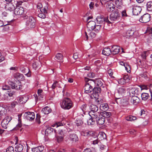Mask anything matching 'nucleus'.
I'll return each mask as SVG.
<instances>
[{
	"instance_id": "obj_1",
	"label": "nucleus",
	"mask_w": 152,
	"mask_h": 152,
	"mask_svg": "<svg viewBox=\"0 0 152 152\" xmlns=\"http://www.w3.org/2000/svg\"><path fill=\"white\" fill-rule=\"evenodd\" d=\"M62 108L64 110H69L72 107V102L69 98H64L60 103Z\"/></svg>"
},
{
	"instance_id": "obj_2",
	"label": "nucleus",
	"mask_w": 152,
	"mask_h": 152,
	"mask_svg": "<svg viewBox=\"0 0 152 152\" xmlns=\"http://www.w3.org/2000/svg\"><path fill=\"white\" fill-rule=\"evenodd\" d=\"M97 115V117L96 118V121L97 122L98 124L101 125L103 124L105 121L104 117L108 118L110 115V113L109 112H105L103 114V116L100 115L99 113H96Z\"/></svg>"
},
{
	"instance_id": "obj_3",
	"label": "nucleus",
	"mask_w": 152,
	"mask_h": 152,
	"mask_svg": "<svg viewBox=\"0 0 152 152\" xmlns=\"http://www.w3.org/2000/svg\"><path fill=\"white\" fill-rule=\"evenodd\" d=\"M27 20L26 22V25L28 28H34L35 25L36 20L32 16H30L27 18Z\"/></svg>"
},
{
	"instance_id": "obj_4",
	"label": "nucleus",
	"mask_w": 152,
	"mask_h": 152,
	"mask_svg": "<svg viewBox=\"0 0 152 152\" xmlns=\"http://www.w3.org/2000/svg\"><path fill=\"white\" fill-rule=\"evenodd\" d=\"M88 114L91 117V118L88 120V125H93L95 124L97 115L96 114V113L93 114L92 112H89Z\"/></svg>"
},
{
	"instance_id": "obj_5",
	"label": "nucleus",
	"mask_w": 152,
	"mask_h": 152,
	"mask_svg": "<svg viewBox=\"0 0 152 152\" xmlns=\"http://www.w3.org/2000/svg\"><path fill=\"white\" fill-rule=\"evenodd\" d=\"M96 21L97 24H104L106 22L108 23H110L111 22L108 19V17H107L106 18L102 16H98L96 18Z\"/></svg>"
},
{
	"instance_id": "obj_6",
	"label": "nucleus",
	"mask_w": 152,
	"mask_h": 152,
	"mask_svg": "<svg viewBox=\"0 0 152 152\" xmlns=\"http://www.w3.org/2000/svg\"><path fill=\"white\" fill-rule=\"evenodd\" d=\"M150 15L148 13H146L141 16L139 19V21L142 23H146L150 20Z\"/></svg>"
},
{
	"instance_id": "obj_7",
	"label": "nucleus",
	"mask_w": 152,
	"mask_h": 152,
	"mask_svg": "<svg viewBox=\"0 0 152 152\" xmlns=\"http://www.w3.org/2000/svg\"><path fill=\"white\" fill-rule=\"evenodd\" d=\"M20 71L27 77H29L31 75V72L29 69L26 66L21 65L20 67Z\"/></svg>"
},
{
	"instance_id": "obj_8",
	"label": "nucleus",
	"mask_w": 152,
	"mask_h": 152,
	"mask_svg": "<svg viewBox=\"0 0 152 152\" xmlns=\"http://www.w3.org/2000/svg\"><path fill=\"white\" fill-rule=\"evenodd\" d=\"M85 34L86 40H88V35L89 36V37L91 39L95 38L96 35V33L93 30H87L85 32Z\"/></svg>"
},
{
	"instance_id": "obj_9",
	"label": "nucleus",
	"mask_w": 152,
	"mask_h": 152,
	"mask_svg": "<svg viewBox=\"0 0 152 152\" xmlns=\"http://www.w3.org/2000/svg\"><path fill=\"white\" fill-rule=\"evenodd\" d=\"M24 116L26 119L30 121H33L35 118V114L34 112H26L24 114Z\"/></svg>"
},
{
	"instance_id": "obj_10",
	"label": "nucleus",
	"mask_w": 152,
	"mask_h": 152,
	"mask_svg": "<svg viewBox=\"0 0 152 152\" xmlns=\"http://www.w3.org/2000/svg\"><path fill=\"white\" fill-rule=\"evenodd\" d=\"M130 8L132 9L133 13L134 15H138L142 10L141 7L139 6H132Z\"/></svg>"
},
{
	"instance_id": "obj_11",
	"label": "nucleus",
	"mask_w": 152,
	"mask_h": 152,
	"mask_svg": "<svg viewBox=\"0 0 152 152\" xmlns=\"http://www.w3.org/2000/svg\"><path fill=\"white\" fill-rule=\"evenodd\" d=\"M11 120L10 117L8 116L6 117L1 122V125L3 128L5 129H7V125Z\"/></svg>"
},
{
	"instance_id": "obj_12",
	"label": "nucleus",
	"mask_w": 152,
	"mask_h": 152,
	"mask_svg": "<svg viewBox=\"0 0 152 152\" xmlns=\"http://www.w3.org/2000/svg\"><path fill=\"white\" fill-rule=\"evenodd\" d=\"M48 8L47 6L45 7L44 8L40 9L41 13L38 15V16L42 18H46V14L47 13V9Z\"/></svg>"
},
{
	"instance_id": "obj_13",
	"label": "nucleus",
	"mask_w": 152,
	"mask_h": 152,
	"mask_svg": "<svg viewBox=\"0 0 152 152\" xmlns=\"http://www.w3.org/2000/svg\"><path fill=\"white\" fill-rule=\"evenodd\" d=\"M93 93L92 94L91 97L92 98V96L96 99L98 97L99 94L100 93L101 89L99 87H95L93 89Z\"/></svg>"
},
{
	"instance_id": "obj_14",
	"label": "nucleus",
	"mask_w": 152,
	"mask_h": 152,
	"mask_svg": "<svg viewBox=\"0 0 152 152\" xmlns=\"http://www.w3.org/2000/svg\"><path fill=\"white\" fill-rule=\"evenodd\" d=\"M119 14L117 12H112L110 16V19L111 21H115L119 18Z\"/></svg>"
},
{
	"instance_id": "obj_15",
	"label": "nucleus",
	"mask_w": 152,
	"mask_h": 152,
	"mask_svg": "<svg viewBox=\"0 0 152 152\" xmlns=\"http://www.w3.org/2000/svg\"><path fill=\"white\" fill-rule=\"evenodd\" d=\"M96 26V22L93 21H89L87 25V30H93L95 28Z\"/></svg>"
},
{
	"instance_id": "obj_16",
	"label": "nucleus",
	"mask_w": 152,
	"mask_h": 152,
	"mask_svg": "<svg viewBox=\"0 0 152 152\" xmlns=\"http://www.w3.org/2000/svg\"><path fill=\"white\" fill-rule=\"evenodd\" d=\"M111 49L112 54L113 55H115L119 52L120 48L117 45H114L111 47Z\"/></svg>"
},
{
	"instance_id": "obj_17",
	"label": "nucleus",
	"mask_w": 152,
	"mask_h": 152,
	"mask_svg": "<svg viewBox=\"0 0 152 152\" xmlns=\"http://www.w3.org/2000/svg\"><path fill=\"white\" fill-rule=\"evenodd\" d=\"M106 7L107 11L110 12L113 11L115 8L113 3L110 2H107Z\"/></svg>"
},
{
	"instance_id": "obj_18",
	"label": "nucleus",
	"mask_w": 152,
	"mask_h": 152,
	"mask_svg": "<svg viewBox=\"0 0 152 152\" xmlns=\"http://www.w3.org/2000/svg\"><path fill=\"white\" fill-rule=\"evenodd\" d=\"M23 12L24 9L21 7H18L16 8L14 10V13L16 15H21L23 13Z\"/></svg>"
},
{
	"instance_id": "obj_19",
	"label": "nucleus",
	"mask_w": 152,
	"mask_h": 152,
	"mask_svg": "<svg viewBox=\"0 0 152 152\" xmlns=\"http://www.w3.org/2000/svg\"><path fill=\"white\" fill-rule=\"evenodd\" d=\"M84 90L85 93L88 94L90 93L93 90L92 87L89 83H86L84 86Z\"/></svg>"
},
{
	"instance_id": "obj_20",
	"label": "nucleus",
	"mask_w": 152,
	"mask_h": 152,
	"mask_svg": "<svg viewBox=\"0 0 152 152\" xmlns=\"http://www.w3.org/2000/svg\"><path fill=\"white\" fill-rule=\"evenodd\" d=\"M5 8L7 10L10 11H13L15 10V7L11 3H7L5 7Z\"/></svg>"
},
{
	"instance_id": "obj_21",
	"label": "nucleus",
	"mask_w": 152,
	"mask_h": 152,
	"mask_svg": "<svg viewBox=\"0 0 152 152\" xmlns=\"http://www.w3.org/2000/svg\"><path fill=\"white\" fill-rule=\"evenodd\" d=\"M13 77L15 79L19 81L23 80L24 79L23 75L19 73H14L13 75Z\"/></svg>"
},
{
	"instance_id": "obj_22",
	"label": "nucleus",
	"mask_w": 152,
	"mask_h": 152,
	"mask_svg": "<svg viewBox=\"0 0 152 152\" xmlns=\"http://www.w3.org/2000/svg\"><path fill=\"white\" fill-rule=\"evenodd\" d=\"M89 108L91 111L89 112H92L93 114H95L96 113H99L97 112L98 110V107L96 105L92 104L90 106Z\"/></svg>"
},
{
	"instance_id": "obj_23",
	"label": "nucleus",
	"mask_w": 152,
	"mask_h": 152,
	"mask_svg": "<svg viewBox=\"0 0 152 152\" xmlns=\"http://www.w3.org/2000/svg\"><path fill=\"white\" fill-rule=\"evenodd\" d=\"M132 98L131 100V102L134 105H136L139 103L140 99L137 96H132Z\"/></svg>"
},
{
	"instance_id": "obj_24",
	"label": "nucleus",
	"mask_w": 152,
	"mask_h": 152,
	"mask_svg": "<svg viewBox=\"0 0 152 152\" xmlns=\"http://www.w3.org/2000/svg\"><path fill=\"white\" fill-rule=\"evenodd\" d=\"M23 147L22 145L20 143L16 144L15 150L16 152H21L23 149Z\"/></svg>"
},
{
	"instance_id": "obj_25",
	"label": "nucleus",
	"mask_w": 152,
	"mask_h": 152,
	"mask_svg": "<svg viewBox=\"0 0 152 152\" xmlns=\"http://www.w3.org/2000/svg\"><path fill=\"white\" fill-rule=\"evenodd\" d=\"M69 137L71 141H72L73 142H76L78 140V137L76 134H70L69 135Z\"/></svg>"
},
{
	"instance_id": "obj_26",
	"label": "nucleus",
	"mask_w": 152,
	"mask_h": 152,
	"mask_svg": "<svg viewBox=\"0 0 152 152\" xmlns=\"http://www.w3.org/2000/svg\"><path fill=\"white\" fill-rule=\"evenodd\" d=\"M102 53L104 55L108 56L112 54L111 49L108 48H105L103 49Z\"/></svg>"
},
{
	"instance_id": "obj_27",
	"label": "nucleus",
	"mask_w": 152,
	"mask_h": 152,
	"mask_svg": "<svg viewBox=\"0 0 152 152\" xmlns=\"http://www.w3.org/2000/svg\"><path fill=\"white\" fill-rule=\"evenodd\" d=\"M44 147L42 145L40 146L32 149L33 152H42L44 149Z\"/></svg>"
},
{
	"instance_id": "obj_28",
	"label": "nucleus",
	"mask_w": 152,
	"mask_h": 152,
	"mask_svg": "<svg viewBox=\"0 0 152 152\" xmlns=\"http://www.w3.org/2000/svg\"><path fill=\"white\" fill-rule=\"evenodd\" d=\"M99 108L101 111H105L108 109L109 106L107 104L103 103L100 105Z\"/></svg>"
},
{
	"instance_id": "obj_29",
	"label": "nucleus",
	"mask_w": 152,
	"mask_h": 152,
	"mask_svg": "<svg viewBox=\"0 0 152 152\" xmlns=\"http://www.w3.org/2000/svg\"><path fill=\"white\" fill-rule=\"evenodd\" d=\"M127 90H129V93L130 96L132 97L134 96L135 94L136 93V89L134 87H130L129 88H127Z\"/></svg>"
},
{
	"instance_id": "obj_30",
	"label": "nucleus",
	"mask_w": 152,
	"mask_h": 152,
	"mask_svg": "<svg viewBox=\"0 0 152 152\" xmlns=\"http://www.w3.org/2000/svg\"><path fill=\"white\" fill-rule=\"evenodd\" d=\"M19 101L20 104L26 103L27 101V97L25 96H21L19 97Z\"/></svg>"
},
{
	"instance_id": "obj_31",
	"label": "nucleus",
	"mask_w": 152,
	"mask_h": 152,
	"mask_svg": "<svg viewBox=\"0 0 152 152\" xmlns=\"http://www.w3.org/2000/svg\"><path fill=\"white\" fill-rule=\"evenodd\" d=\"M83 133L84 136H92L95 134V133L94 132L90 131H86L84 132Z\"/></svg>"
},
{
	"instance_id": "obj_32",
	"label": "nucleus",
	"mask_w": 152,
	"mask_h": 152,
	"mask_svg": "<svg viewBox=\"0 0 152 152\" xmlns=\"http://www.w3.org/2000/svg\"><path fill=\"white\" fill-rule=\"evenodd\" d=\"M42 111L45 114H47L51 112V109L48 107H46L42 109Z\"/></svg>"
},
{
	"instance_id": "obj_33",
	"label": "nucleus",
	"mask_w": 152,
	"mask_h": 152,
	"mask_svg": "<svg viewBox=\"0 0 152 152\" xmlns=\"http://www.w3.org/2000/svg\"><path fill=\"white\" fill-rule=\"evenodd\" d=\"M97 137H99L98 139L102 140L106 139V136L104 132H101L99 134Z\"/></svg>"
},
{
	"instance_id": "obj_34",
	"label": "nucleus",
	"mask_w": 152,
	"mask_h": 152,
	"mask_svg": "<svg viewBox=\"0 0 152 152\" xmlns=\"http://www.w3.org/2000/svg\"><path fill=\"white\" fill-rule=\"evenodd\" d=\"M93 82L96 84L99 87L102 86L103 84L101 80L99 79L96 80L94 81H93Z\"/></svg>"
},
{
	"instance_id": "obj_35",
	"label": "nucleus",
	"mask_w": 152,
	"mask_h": 152,
	"mask_svg": "<svg viewBox=\"0 0 152 152\" xmlns=\"http://www.w3.org/2000/svg\"><path fill=\"white\" fill-rule=\"evenodd\" d=\"M134 34V31L132 30H128L126 33V37L129 38V37L132 36Z\"/></svg>"
},
{
	"instance_id": "obj_36",
	"label": "nucleus",
	"mask_w": 152,
	"mask_h": 152,
	"mask_svg": "<svg viewBox=\"0 0 152 152\" xmlns=\"http://www.w3.org/2000/svg\"><path fill=\"white\" fill-rule=\"evenodd\" d=\"M115 4L117 8H120L122 5V0H115Z\"/></svg>"
},
{
	"instance_id": "obj_37",
	"label": "nucleus",
	"mask_w": 152,
	"mask_h": 152,
	"mask_svg": "<svg viewBox=\"0 0 152 152\" xmlns=\"http://www.w3.org/2000/svg\"><path fill=\"white\" fill-rule=\"evenodd\" d=\"M22 86L21 83L18 82V83H15L14 89L16 90H19L22 89Z\"/></svg>"
},
{
	"instance_id": "obj_38",
	"label": "nucleus",
	"mask_w": 152,
	"mask_h": 152,
	"mask_svg": "<svg viewBox=\"0 0 152 152\" xmlns=\"http://www.w3.org/2000/svg\"><path fill=\"white\" fill-rule=\"evenodd\" d=\"M126 119L128 121H132L136 120L137 118L135 116L129 115L126 117Z\"/></svg>"
},
{
	"instance_id": "obj_39",
	"label": "nucleus",
	"mask_w": 152,
	"mask_h": 152,
	"mask_svg": "<svg viewBox=\"0 0 152 152\" xmlns=\"http://www.w3.org/2000/svg\"><path fill=\"white\" fill-rule=\"evenodd\" d=\"M147 8L148 11H152V1L148 2L147 4Z\"/></svg>"
},
{
	"instance_id": "obj_40",
	"label": "nucleus",
	"mask_w": 152,
	"mask_h": 152,
	"mask_svg": "<svg viewBox=\"0 0 152 152\" xmlns=\"http://www.w3.org/2000/svg\"><path fill=\"white\" fill-rule=\"evenodd\" d=\"M148 94L147 93H143L141 94L142 99L144 100H146L149 97Z\"/></svg>"
},
{
	"instance_id": "obj_41",
	"label": "nucleus",
	"mask_w": 152,
	"mask_h": 152,
	"mask_svg": "<svg viewBox=\"0 0 152 152\" xmlns=\"http://www.w3.org/2000/svg\"><path fill=\"white\" fill-rule=\"evenodd\" d=\"M18 118H19V119H18L19 123L17 125L16 127L14 128L15 130H17L19 128L21 127L22 126V124L21 123V120L20 119V118L21 117V115H18Z\"/></svg>"
},
{
	"instance_id": "obj_42",
	"label": "nucleus",
	"mask_w": 152,
	"mask_h": 152,
	"mask_svg": "<svg viewBox=\"0 0 152 152\" xmlns=\"http://www.w3.org/2000/svg\"><path fill=\"white\" fill-rule=\"evenodd\" d=\"M55 57L59 61H62L63 60V56L60 53H57L55 56Z\"/></svg>"
},
{
	"instance_id": "obj_43",
	"label": "nucleus",
	"mask_w": 152,
	"mask_h": 152,
	"mask_svg": "<svg viewBox=\"0 0 152 152\" xmlns=\"http://www.w3.org/2000/svg\"><path fill=\"white\" fill-rule=\"evenodd\" d=\"M64 125V123L63 121H61V122H56V124H53V126L54 127L56 126V127H57L58 126H62Z\"/></svg>"
},
{
	"instance_id": "obj_44",
	"label": "nucleus",
	"mask_w": 152,
	"mask_h": 152,
	"mask_svg": "<svg viewBox=\"0 0 152 152\" xmlns=\"http://www.w3.org/2000/svg\"><path fill=\"white\" fill-rule=\"evenodd\" d=\"M32 66L34 69H36L39 66V62L38 61L34 62Z\"/></svg>"
},
{
	"instance_id": "obj_45",
	"label": "nucleus",
	"mask_w": 152,
	"mask_h": 152,
	"mask_svg": "<svg viewBox=\"0 0 152 152\" xmlns=\"http://www.w3.org/2000/svg\"><path fill=\"white\" fill-rule=\"evenodd\" d=\"M125 89L123 87H120L118 90V92L119 94H122L125 93Z\"/></svg>"
},
{
	"instance_id": "obj_46",
	"label": "nucleus",
	"mask_w": 152,
	"mask_h": 152,
	"mask_svg": "<svg viewBox=\"0 0 152 152\" xmlns=\"http://www.w3.org/2000/svg\"><path fill=\"white\" fill-rule=\"evenodd\" d=\"M53 128L50 127L47 128L45 130V134H48L50 133L53 132Z\"/></svg>"
},
{
	"instance_id": "obj_47",
	"label": "nucleus",
	"mask_w": 152,
	"mask_h": 152,
	"mask_svg": "<svg viewBox=\"0 0 152 152\" xmlns=\"http://www.w3.org/2000/svg\"><path fill=\"white\" fill-rule=\"evenodd\" d=\"M40 117L41 116L38 113L37 114L36 118V121L37 123L39 124L41 123V121H40Z\"/></svg>"
},
{
	"instance_id": "obj_48",
	"label": "nucleus",
	"mask_w": 152,
	"mask_h": 152,
	"mask_svg": "<svg viewBox=\"0 0 152 152\" xmlns=\"http://www.w3.org/2000/svg\"><path fill=\"white\" fill-rule=\"evenodd\" d=\"M75 123L77 126H81L83 124V121L82 120L77 119L75 121Z\"/></svg>"
},
{
	"instance_id": "obj_49",
	"label": "nucleus",
	"mask_w": 152,
	"mask_h": 152,
	"mask_svg": "<svg viewBox=\"0 0 152 152\" xmlns=\"http://www.w3.org/2000/svg\"><path fill=\"white\" fill-rule=\"evenodd\" d=\"M6 152H15L13 147L12 146H9L6 150Z\"/></svg>"
},
{
	"instance_id": "obj_50",
	"label": "nucleus",
	"mask_w": 152,
	"mask_h": 152,
	"mask_svg": "<svg viewBox=\"0 0 152 152\" xmlns=\"http://www.w3.org/2000/svg\"><path fill=\"white\" fill-rule=\"evenodd\" d=\"M126 70L128 72H129L130 70V68L129 65L127 63H126L125 65L124 66Z\"/></svg>"
},
{
	"instance_id": "obj_51",
	"label": "nucleus",
	"mask_w": 152,
	"mask_h": 152,
	"mask_svg": "<svg viewBox=\"0 0 152 152\" xmlns=\"http://www.w3.org/2000/svg\"><path fill=\"white\" fill-rule=\"evenodd\" d=\"M123 78L126 83L128 82L130 80L129 77L127 75H124L123 76Z\"/></svg>"
},
{
	"instance_id": "obj_52",
	"label": "nucleus",
	"mask_w": 152,
	"mask_h": 152,
	"mask_svg": "<svg viewBox=\"0 0 152 152\" xmlns=\"http://www.w3.org/2000/svg\"><path fill=\"white\" fill-rule=\"evenodd\" d=\"M118 83L121 85H123L126 83L123 78L118 80Z\"/></svg>"
},
{
	"instance_id": "obj_53",
	"label": "nucleus",
	"mask_w": 152,
	"mask_h": 152,
	"mask_svg": "<svg viewBox=\"0 0 152 152\" xmlns=\"http://www.w3.org/2000/svg\"><path fill=\"white\" fill-rule=\"evenodd\" d=\"M146 53L147 52L146 51H145L141 54V56L142 59H146V57L147 56L146 55Z\"/></svg>"
},
{
	"instance_id": "obj_54",
	"label": "nucleus",
	"mask_w": 152,
	"mask_h": 152,
	"mask_svg": "<svg viewBox=\"0 0 152 152\" xmlns=\"http://www.w3.org/2000/svg\"><path fill=\"white\" fill-rule=\"evenodd\" d=\"M9 85L10 86L12 89H14L15 86V83H14L11 81H9L8 82Z\"/></svg>"
},
{
	"instance_id": "obj_55",
	"label": "nucleus",
	"mask_w": 152,
	"mask_h": 152,
	"mask_svg": "<svg viewBox=\"0 0 152 152\" xmlns=\"http://www.w3.org/2000/svg\"><path fill=\"white\" fill-rule=\"evenodd\" d=\"M4 109L3 107L0 106V115H3L4 113Z\"/></svg>"
},
{
	"instance_id": "obj_56",
	"label": "nucleus",
	"mask_w": 152,
	"mask_h": 152,
	"mask_svg": "<svg viewBox=\"0 0 152 152\" xmlns=\"http://www.w3.org/2000/svg\"><path fill=\"white\" fill-rule=\"evenodd\" d=\"M87 76L89 77L93 78L94 77L95 74L93 72H89Z\"/></svg>"
},
{
	"instance_id": "obj_57",
	"label": "nucleus",
	"mask_w": 152,
	"mask_h": 152,
	"mask_svg": "<svg viewBox=\"0 0 152 152\" xmlns=\"http://www.w3.org/2000/svg\"><path fill=\"white\" fill-rule=\"evenodd\" d=\"M2 89L3 90H7L10 89V86L7 85H5L3 86Z\"/></svg>"
},
{
	"instance_id": "obj_58",
	"label": "nucleus",
	"mask_w": 152,
	"mask_h": 152,
	"mask_svg": "<svg viewBox=\"0 0 152 152\" xmlns=\"http://www.w3.org/2000/svg\"><path fill=\"white\" fill-rule=\"evenodd\" d=\"M108 73L109 75L110 76L112 77H113V72H112V70L111 69H109L108 70Z\"/></svg>"
},
{
	"instance_id": "obj_59",
	"label": "nucleus",
	"mask_w": 152,
	"mask_h": 152,
	"mask_svg": "<svg viewBox=\"0 0 152 152\" xmlns=\"http://www.w3.org/2000/svg\"><path fill=\"white\" fill-rule=\"evenodd\" d=\"M57 139L58 142H60L62 141L63 140V137H62V136L57 137Z\"/></svg>"
},
{
	"instance_id": "obj_60",
	"label": "nucleus",
	"mask_w": 152,
	"mask_h": 152,
	"mask_svg": "<svg viewBox=\"0 0 152 152\" xmlns=\"http://www.w3.org/2000/svg\"><path fill=\"white\" fill-rule=\"evenodd\" d=\"M18 104V103L16 102H14L11 103V107L12 108L14 107L16 105Z\"/></svg>"
},
{
	"instance_id": "obj_61",
	"label": "nucleus",
	"mask_w": 152,
	"mask_h": 152,
	"mask_svg": "<svg viewBox=\"0 0 152 152\" xmlns=\"http://www.w3.org/2000/svg\"><path fill=\"white\" fill-rule=\"evenodd\" d=\"M42 92V90H38L37 91V93L38 95V98H40V97L41 96V93Z\"/></svg>"
},
{
	"instance_id": "obj_62",
	"label": "nucleus",
	"mask_w": 152,
	"mask_h": 152,
	"mask_svg": "<svg viewBox=\"0 0 152 152\" xmlns=\"http://www.w3.org/2000/svg\"><path fill=\"white\" fill-rule=\"evenodd\" d=\"M73 57L75 59H77L78 58L77 53H74L73 54Z\"/></svg>"
},
{
	"instance_id": "obj_63",
	"label": "nucleus",
	"mask_w": 152,
	"mask_h": 152,
	"mask_svg": "<svg viewBox=\"0 0 152 152\" xmlns=\"http://www.w3.org/2000/svg\"><path fill=\"white\" fill-rule=\"evenodd\" d=\"M147 32H148L149 34H151L152 37V28H149L147 29Z\"/></svg>"
},
{
	"instance_id": "obj_64",
	"label": "nucleus",
	"mask_w": 152,
	"mask_h": 152,
	"mask_svg": "<svg viewBox=\"0 0 152 152\" xmlns=\"http://www.w3.org/2000/svg\"><path fill=\"white\" fill-rule=\"evenodd\" d=\"M84 152H92V151L90 148H86L84 150Z\"/></svg>"
}]
</instances>
